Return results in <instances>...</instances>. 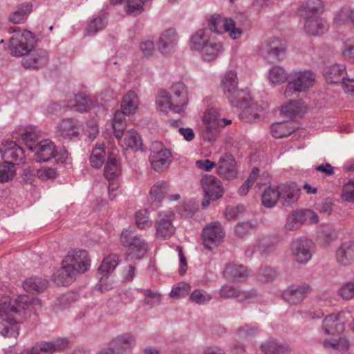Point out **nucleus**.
<instances>
[{
	"label": "nucleus",
	"mask_w": 354,
	"mask_h": 354,
	"mask_svg": "<svg viewBox=\"0 0 354 354\" xmlns=\"http://www.w3.org/2000/svg\"><path fill=\"white\" fill-rule=\"evenodd\" d=\"M91 266V259L85 250H70L62 261V266L54 274V280L59 285L71 283L76 273L86 272Z\"/></svg>",
	"instance_id": "f257e3e1"
},
{
	"label": "nucleus",
	"mask_w": 354,
	"mask_h": 354,
	"mask_svg": "<svg viewBox=\"0 0 354 354\" xmlns=\"http://www.w3.org/2000/svg\"><path fill=\"white\" fill-rule=\"evenodd\" d=\"M21 136L30 151L33 153L37 162H47L55 156L56 147L50 140L43 139L37 142V135L35 131H26Z\"/></svg>",
	"instance_id": "f03ea898"
},
{
	"label": "nucleus",
	"mask_w": 354,
	"mask_h": 354,
	"mask_svg": "<svg viewBox=\"0 0 354 354\" xmlns=\"http://www.w3.org/2000/svg\"><path fill=\"white\" fill-rule=\"evenodd\" d=\"M339 314H331L327 316L323 324L324 331L330 337L324 342L326 348L343 350L348 347V342L342 336L344 326L339 321Z\"/></svg>",
	"instance_id": "7ed1b4c3"
},
{
	"label": "nucleus",
	"mask_w": 354,
	"mask_h": 354,
	"mask_svg": "<svg viewBox=\"0 0 354 354\" xmlns=\"http://www.w3.org/2000/svg\"><path fill=\"white\" fill-rule=\"evenodd\" d=\"M11 30L12 35L9 39V50L12 55L24 57L35 48L36 39L31 32L21 29Z\"/></svg>",
	"instance_id": "20e7f679"
},
{
	"label": "nucleus",
	"mask_w": 354,
	"mask_h": 354,
	"mask_svg": "<svg viewBox=\"0 0 354 354\" xmlns=\"http://www.w3.org/2000/svg\"><path fill=\"white\" fill-rule=\"evenodd\" d=\"M315 83V75L310 71H295L290 75L284 91L286 97H292L297 93L306 92Z\"/></svg>",
	"instance_id": "39448f33"
},
{
	"label": "nucleus",
	"mask_w": 354,
	"mask_h": 354,
	"mask_svg": "<svg viewBox=\"0 0 354 354\" xmlns=\"http://www.w3.org/2000/svg\"><path fill=\"white\" fill-rule=\"evenodd\" d=\"M30 301L25 295H20L15 299L3 295L0 298V319L6 324V320L12 319L9 316L25 313L30 310Z\"/></svg>",
	"instance_id": "423d86ee"
},
{
	"label": "nucleus",
	"mask_w": 354,
	"mask_h": 354,
	"mask_svg": "<svg viewBox=\"0 0 354 354\" xmlns=\"http://www.w3.org/2000/svg\"><path fill=\"white\" fill-rule=\"evenodd\" d=\"M120 241L122 245L129 248L127 254L129 259H140L147 253L146 241L137 236L131 230H124L121 233Z\"/></svg>",
	"instance_id": "0eeeda50"
},
{
	"label": "nucleus",
	"mask_w": 354,
	"mask_h": 354,
	"mask_svg": "<svg viewBox=\"0 0 354 354\" xmlns=\"http://www.w3.org/2000/svg\"><path fill=\"white\" fill-rule=\"evenodd\" d=\"M221 85L224 95L233 106H238L243 101L244 93L237 88V73L234 70L226 72L222 77Z\"/></svg>",
	"instance_id": "6e6552de"
},
{
	"label": "nucleus",
	"mask_w": 354,
	"mask_h": 354,
	"mask_svg": "<svg viewBox=\"0 0 354 354\" xmlns=\"http://www.w3.org/2000/svg\"><path fill=\"white\" fill-rule=\"evenodd\" d=\"M175 214L171 210L161 212L155 222L156 236L158 239L167 240L176 232L174 225Z\"/></svg>",
	"instance_id": "1a4fd4ad"
},
{
	"label": "nucleus",
	"mask_w": 354,
	"mask_h": 354,
	"mask_svg": "<svg viewBox=\"0 0 354 354\" xmlns=\"http://www.w3.org/2000/svg\"><path fill=\"white\" fill-rule=\"evenodd\" d=\"M205 198L202 201L203 207L209 205L210 201H215L223 196V189L221 181L211 175L204 176L201 180Z\"/></svg>",
	"instance_id": "9d476101"
},
{
	"label": "nucleus",
	"mask_w": 354,
	"mask_h": 354,
	"mask_svg": "<svg viewBox=\"0 0 354 354\" xmlns=\"http://www.w3.org/2000/svg\"><path fill=\"white\" fill-rule=\"evenodd\" d=\"M172 161L171 153L160 143H154L150 155V162L152 167L157 171H162L170 165Z\"/></svg>",
	"instance_id": "9b49d317"
},
{
	"label": "nucleus",
	"mask_w": 354,
	"mask_h": 354,
	"mask_svg": "<svg viewBox=\"0 0 354 354\" xmlns=\"http://www.w3.org/2000/svg\"><path fill=\"white\" fill-rule=\"evenodd\" d=\"M225 232L219 223L214 222L205 226L203 230V243L205 248L211 250L223 239Z\"/></svg>",
	"instance_id": "f8f14e48"
},
{
	"label": "nucleus",
	"mask_w": 354,
	"mask_h": 354,
	"mask_svg": "<svg viewBox=\"0 0 354 354\" xmlns=\"http://www.w3.org/2000/svg\"><path fill=\"white\" fill-rule=\"evenodd\" d=\"M318 221L317 214L311 210L295 212L288 216L286 227L293 230L299 228L302 224L317 223Z\"/></svg>",
	"instance_id": "ddd939ff"
},
{
	"label": "nucleus",
	"mask_w": 354,
	"mask_h": 354,
	"mask_svg": "<svg viewBox=\"0 0 354 354\" xmlns=\"http://www.w3.org/2000/svg\"><path fill=\"white\" fill-rule=\"evenodd\" d=\"M279 202L283 206L292 207L297 203L301 190L295 183L279 185Z\"/></svg>",
	"instance_id": "4468645a"
},
{
	"label": "nucleus",
	"mask_w": 354,
	"mask_h": 354,
	"mask_svg": "<svg viewBox=\"0 0 354 354\" xmlns=\"http://www.w3.org/2000/svg\"><path fill=\"white\" fill-rule=\"evenodd\" d=\"M82 129L81 123L73 118H64L57 125V133L66 140H73L78 138Z\"/></svg>",
	"instance_id": "2eb2a0df"
},
{
	"label": "nucleus",
	"mask_w": 354,
	"mask_h": 354,
	"mask_svg": "<svg viewBox=\"0 0 354 354\" xmlns=\"http://www.w3.org/2000/svg\"><path fill=\"white\" fill-rule=\"evenodd\" d=\"M209 24L216 32L221 33L223 30L228 32L230 37L233 39L239 38L242 33L241 30L236 27L234 21L232 19L212 17L209 20Z\"/></svg>",
	"instance_id": "dca6fc26"
},
{
	"label": "nucleus",
	"mask_w": 354,
	"mask_h": 354,
	"mask_svg": "<svg viewBox=\"0 0 354 354\" xmlns=\"http://www.w3.org/2000/svg\"><path fill=\"white\" fill-rule=\"evenodd\" d=\"M122 174V165L117 155L113 152L109 153L107 160L104 167V176L109 183H117Z\"/></svg>",
	"instance_id": "f3484780"
},
{
	"label": "nucleus",
	"mask_w": 354,
	"mask_h": 354,
	"mask_svg": "<svg viewBox=\"0 0 354 354\" xmlns=\"http://www.w3.org/2000/svg\"><path fill=\"white\" fill-rule=\"evenodd\" d=\"M335 259L342 266H348L354 263V240L342 242L335 252Z\"/></svg>",
	"instance_id": "a211bd4d"
},
{
	"label": "nucleus",
	"mask_w": 354,
	"mask_h": 354,
	"mask_svg": "<svg viewBox=\"0 0 354 354\" xmlns=\"http://www.w3.org/2000/svg\"><path fill=\"white\" fill-rule=\"evenodd\" d=\"M0 153L6 162H18L24 159L22 148L15 142L6 141L0 148Z\"/></svg>",
	"instance_id": "6ab92c4d"
},
{
	"label": "nucleus",
	"mask_w": 354,
	"mask_h": 354,
	"mask_svg": "<svg viewBox=\"0 0 354 354\" xmlns=\"http://www.w3.org/2000/svg\"><path fill=\"white\" fill-rule=\"evenodd\" d=\"M156 108L160 113H167L172 111L175 113H180L183 111V107L174 102V100H171V97L165 90L159 92L156 100Z\"/></svg>",
	"instance_id": "aec40b11"
},
{
	"label": "nucleus",
	"mask_w": 354,
	"mask_h": 354,
	"mask_svg": "<svg viewBox=\"0 0 354 354\" xmlns=\"http://www.w3.org/2000/svg\"><path fill=\"white\" fill-rule=\"evenodd\" d=\"M218 174L225 179L236 177V164L231 155L225 154L219 159Z\"/></svg>",
	"instance_id": "412c9836"
},
{
	"label": "nucleus",
	"mask_w": 354,
	"mask_h": 354,
	"mask_svg": "<svg viewBox=\"0 0 354 354\" xmlns=\"http://www.w3.org/2000/svg\"><path fill=\"white\" fill-rule=\"evenodd\" d=\"M46 53L40 49H33L26 55L22 60V65L25 68H37L44 64L46 62Z\"/></svg>",
	"instance_id": "4be33fe9"
},
{
	"label": "nucleus",
	"mask_w": 354,
	"mask_h": 354,
	"mask_svg": "<svg viewBox=\"0 0 354 354\" xmlns=\"http://www.w3.org/2000/svg\"><path fill=\"white\" fill-rule=\"evenodd\" d=\"M178 36L173 29L162 32L158 42V48L162 53H169L177 44Z\"/></svg>",
	"instance_id": "5701e85b"
},
{
	"label": "nucleus",
	"mask_w": 354,
	"mask_h": 354,
	"mask_svg": "<svg viewBox=\"0 0 354 354\" xmlns=\"http://www.w3.org/2000/svg\"><path fill=\"white\" fill-rule=\"evenodd\" d=\"M140 100L138 95L132 91H128L121 102L122 112L127 115L135 114L139 109Z\"/></svg>",
	"instance_id": "b1692460"
},
{
	"label": "nucleus",
	"mask_w": 354,
	"mask_h": 354,
	"mask_svg": "<svg viewBox=\"0 0 354 354\" xmlns=\"http://www.w3.org/2000/svg\"><path fill=\"white\" fill-rule=\"evenodd\" d=\"M120 145L125 149L139 150L142 147V140L140 134L134 129H131L124 134V138L120 142Z\"/></svg>",
	"instance_id": "393cba45"
},
{
	"label": "nucleus",
	"mask_w": 354,
	"mask_h": 354,
	"mask_svg": "<svg viewBox=\"0 0 354 354\" xmlns=\"http://www.w3.org/2000/svg\"><path fill=\"white\" fill-rule=\"evenodd\" d=\"M212 31L209 29H201L195 32L191 39V47L196 50H201L212 41Z\"/></svg>",
	"instance_id": "a878e982"
},
{
	"label": "nucleus",
	"mask_w": 354,
	"mask_h": 354,
	"mask_svg": "<svg viewBox=\"0 0 354 354\" xmlns=\"http://www.w3.org/2000/svg\"><path fill=\"white\" fill-rule=\"evenodd\" d=\"M118 263V257L115 254H111V255L106 257V258H104V259L102 262L101 266L99 269L100 273L102 274V276L100 279V286H101L102 289H104V290L107 289L106 286H105L104 288V286L106 285L105 284V279H104V278H107L106 275L108 274H109L110 272H111L115 269V268L117 266Z\"/></svg>",
	"instance_id": "bb28decb"
},
{
	"label": "nucleus",
	"mask_w": 354,
	"mask_h": 354,
	"mask_svg": "<svg viewBox=\"0 0 354 354\" xmlns=\"http://www.w3.org/2000/svg\"><path fill=\"white\" fill-rule=\"evenodd\" d=\"M308 292V287L288 288L283 292V297L290 304H297L302 301L307 296Z\"/></svg>",
	"instance_id": "cd10ccee"
},
{
	"label": "nucleus",
	"mask_w": 354,
	"mask_h": 354,
	"mask_svg": "<svg viewBox=\"0 0 354 354\" xmlns=\"http://www.w3.org/2000/svg\"><path fill=\"white\" fill-rule=\"evenodd\" d=\"M279 185L269 186L262 193L261 201L264 207L271 208L279 202Z\"/></svg>",
	"instance_id": "c85d7f7f"
},
{
	"label": "nucleus",
	"mask_w": 354,
	"mask_h": 354,
	"mask_svg": "<svg viewBox=\"0 0 354 354\" xmlns=\"http://www.w3.org/2000/svg\"><path fill=\"white\" fill-rule=\"evenodd\" d=\"M106 153L103 144H96L95 147L92 149L90 157V165L93 168L99 169L105 162V158Z\"/></svg>",
	"instance_id": "c756f323"
},
{
	"label": "nucleus",
	"mask_w": 354,
	"mask_h": 354,
	"mask_svg": "<svg viewBox=\"0 0 354 354\" xmlns=\"http://www.w3.org/2000/svg\"><path fill=\"white\" fill-rule=\"evenodd\" d=\"M171 93L173 94L171 100H174V102L183 107V110L187 104V90L184 84L178 82L173 84L170 88Z\"/></svg>",
	"instance_id": "7c9ffc66"
},
{
	"label": "nucleus",
	"mask_w": 354,
	"mask_h": 354,
	"mask_svg": "<svg viewBox=\"0 0 354 354\" xmlns=\"http://www.w3.org/2000/svg\"><path fill=\"white\" fill-rule=\"evenodd\" d=\"M294 256L299 263H306L311 258L310 244L308 242H298L294 248Z\"/></svg>",
	"instance_id": "2f4dec72"
},
{
	"label": "nucleus",
	"mask_w": 354,
	"mask_h": 354,
	"mask_svg": "<svg viewBox=\"0 0 354 354\" xmlns=\"http://www.w3.org/2000/svg\"><path fill=\"white\" fill-rule=\"evenodd\" d=\"M226 279L236 281L248 276V270L242 266L229 265L226 266L223 272Z\"/></svg>",
	"instance_id": "473e14b6"
},
{
	"label": "nucleus",
	"mask_w": 354,
	"mask_h": 354,
	"mask_svg": "<svg viewBox=\"0 0 354 354\" xmlns=\"http://www.w3.org/2000/svg\"><path fill=\"white\" fill-rule=\"evenodd\" d=\"M327 28L326 21L318 18H310L305 24V30L310 35H318L324 32Z\"/></svg>",
	"instance_id": "72a5a7b5"
},
{
	"label": "nucleus",
	"mask_w": 354,
	"mask_h": 354,
	"mask_svg": "<svg viewBox=\"0 0 354 354\" xmlns=\"http://www.w3.org/2000/svg\"><path fill=\"white\" fill-rule=\"evenodd\" d=\"M267 77L271 84L278 85L286 82L288 74L283 67L274 66L268 71Z\"/></svg>",
	"instance_id": "f704fd0d"
},
{
	"label": "nucleus",
	"mask_w": 354,
	"mask_h": 354,
	"mask_svg": "<svg viewBox=\"0 0 354 354\" xmlns=\"http://www.w3.org/2000/svg\"><path fill=\"white\" fill-rule=\"evenodd\" d=\"M345 74V68L339 65H333L327 68L324 73L326 80L329 84L341 82Z\"/></svg>",
	"instance_id": "c9c22d12"
},
{
	"label": "nucleus",
	"mask_w": 354,
	"mask_h": 354,
	"mask_svg": "<svg viewBox=\"0 0 354 354\" xmlns=\"http://www.w3.org/2000/svg\"><path fill=\"white\" fill-rule=\"evenodd\" d=\"M261 348L264 354H290L288 346L279 344L273 339L266 341Z\"/></svg>",
	"instance_id": "e433bc0d"
},
{
	"label": "nucleus",
	"mask_w": 354,
	"mask_h": 354,
	"mask_svg": "<svg viewBox=\"0 0 354 354\" xmlns=\"http://www.w3.org/2000/svg\"><path fill=\"white\" fill-rule=\"evenodd\" d=\"M94 105L93 102L84 95H77L74 100H71L66 106L74 108L77 111L82 112L86 111Z\"/></svg>",
	"instance_id": "4c0bfd02"
},
{
	"label": "nucleus",
	"mask_w": 354,
	"mask_h": 354,
	"mask_svg": "<svg viewBox=\"0 0 354 354\" xmlns=\"http://www.w3.org/2000/svg\"><path fill=\"white\" fill-rule=\"evenodd\" d=\"M221 115L216 110L208 111L203 117V124L207 131H212L220 128Z\"/></svg>",
	"instance_id": "58836bf2"
},
{
	"label": "nucleus",
	"mask_w": 354,
	"mask_h": 354,
	"mask_svg": "<svg viewBox=\"0 0 354 354\" xmlns=\"http://www.w3.org/2000/svg\"><path fill=\"white\" fill-rule=\"evenodd\" d=\"M46 281L35 277L28 278L23 283L24 290L33 293L42 292L46 288Z\"/></svg>",
	"instance_id": "ea45409f"
},
{
	"label": "nucleus",
	"mask_w": 354,
	"mask_h": 354,
	"mask_svg": "<svg viewBox=\"0 0 354 354\" xmlns=\"http://www.w3.org/2000/svg\"><path fill=\"white\" fill-rule=\"evenodd\" d=\"M270 131L273 137L281 138L290 135L294 127L288 122H276L271 126Z\"/></svg>",
	"instance_id": "a19ab883"
},
{
	"label": "nucleus",
	"mask_w": 354,
	"mask_h": 354,
	"mask_svg": "<svg viewBox=\"0 0 354 354\" xmlns=\"http://www.w3.org/2000/svg\"><path fill=\"white\" fill-rule=\"evenodd\" d=\"M202 55L205 60L210 61L216 58L223 51L222 45L212 41L205 46L201 50Z\"/></svg>",
	"instance_id": "79ce46f5"
},
{
	"label": "nucleus",
	"mask_w": 354,
	"mask_h": 354,
	"mask_svg": "<svg viewBox=\"0 0 354 354\" xmlns=\"http://www.w3.org/2000/svg\"><path fill=\"white\" fill-rule=\"evenodd\" d=\"M30 11L31 8L29 6L21 5L10 14L9 21L13 24L23 23L26 20Z\"/></svg>",
	"instance_id": "37998d69"
},
{
	"label": "nucleus",
	"mask_w": 354,
	"mask_h": 354,
	"mask_svg": "<svg viewBox=\"0 0 354 354\" xmlns=\"http://www.w3.org/2000/svg\"><path fill=\"white\" fill-rule=\"evenodd\" d=\"M168 192V186L162 181L154 184L150 189V196L153 202H160Z\"/></svg>",
	"instance_id": "c03bdc74"
},
{
	"label": "nucleus",
	"mask_w": 354,
	"mask_h": 354,
	"mask_svg": "<svg viewBox=\"0 0 354 354\" xmlns=\"http://www.w3.org/2000/svg\"><path fill=\"white\" fill-rule=\"evenodd\" d=\"M135 222L138 228L141 230L149 229L152 225L150 212L145 209L138 210L135 215Z\"/></svg>",
	"instance_id": "a18cd8bd"
},
{
	"label": "nucleus",
	"mask_w": 354,
	"mask_h": 354,
	"mask_svg": "<svg viewBox=\"0 0 354 354\" xmlns=\"http://www.w3.org/2000/svg\"><path fill=\"white\" fill-rule=\"evenodd\" d=\"M16 176L15 166L8 162L0 164V183H5L12 180Z\"/></svg>",
	"instance_id": "49530a36"
},
{
	"label": "nucleus",
	"mask_w": 354,
	"mask_h": 354,
	"mask_svg": "<svg viewBox=\"0 0 354 354\" xmlns=\"http://www.w3.org/2000/svg\"><path fill=\"white\" fill-rule=\"evenodd\" d=\"M0 333L6 337H17L19 334V325L15 319L6 320L5 323H0Z\"/></svg>",
	"instance_id": "de8ad7c7"
},
{
	"label": "nucleus",
	"mask_w": 354,
	"mask_h": 354,
	"mask_svg": "<svg viewBox=\"0 0 354 354\" xmlns=\"http://www.w3.org/2000/svg\"><path fill=\"white\" fill-rule=\"evenodd\" d=\"M266 109L260 104L254 103L244 110V114L251 120L261 118L265 115Z\"/></svg>",
	"instance_id": "09e8293b"
},
{
	"label": "nucleus",
	"mask_w": 354,
	"mask_h": 354,
	"mask_svg": "<svg viewBox=\"0 0 354 354\" xmlns=\"http://www.w3.org/2000/svg\"><path fill=\"white\" fill-rule=\"evenodd\" d=\"M341 200L343 203H354V180H350L344 185L342 190Z\"/></svg>",
	"instance_id": "8fccbe9b"
},
{
	"label": "nucleus",
	"mask_w": 354,
	"mask_h": 354,
	"mask_svg": "<svg viewBox=\"0 0 354 354\" xmlns=\"http://www.w3.org/2000/svg\"><path fill=\"white\" fill-rule=\"evenodd\" d=\"M148 0H127L125 10L129 15H137L142 12Z\"/></svg>",
	"instance_id": "3c124183"
},
{
	"label": "nucleus",
	"mask_w": 354,
	"mask_h": 354,
	"mask_svg": "<svg viewBox=\"0 0 354 354\" xmlns=\"http://www.w3.org/2000/svg\"><path fill=\"white\" fill-rule=\"evenodd\" d=\"M190 290V286L187 283L183 282L174 286L169 295L171 298L178 299L187 295Z\"/></svg>",
	"instance_id": "603ef678"
},
{
	"label": "nucleus",
	"mask_w": 354,
	"mask_h": 354,
	"mask_svg": "<svg viewBox=\"0 0 354 354\" xmlns=\"http://www.w3.org/2000/svg\"><path fill=\"white\" fill-rule=\"evenodd\" d=\"M189 298L192 302L198 304H204L211 300L212 296L203 290L196 289L192 292Z\"/></svg>",
	"instance_id": "864d4df0"
},
{
	"label": "nucleus",
	"mask_w": 354,
	"mask_h": 354,
	"mask_svg": "<svg viewBox=\"0 0 354 354\" xmlns=\"http://www.w3.org/2000/svg\"><path fill=\"white\" fill-rule=\"evenodd\" d=\"M259 174V170L257 168H254L252 169L249 178L239 189L238 192L241 196H245L248 194L250 188L256 181Z\"/></svg>",
	"instance_id": "5fc2aeb1"
},
{
	"label": "nucleus",
	"mask_w": 354,
	"mask_h": 354,
	"mask_svg": "<svg viewBox=\"0 0 354 354\" xmlns=\"http://www.w3.org/2000/svg\"><path fill=\"white\" fill-rule=\"evenodd\" d=\"M37 176L41 180H48L55 178L58 176V172L55 168L45 167L37 170Z\"/></svg>",
	"instance_id": "6e6d98bb"
},
{
	"label": "nucleus",
	"mask_w": 354,
	"mask_h": 354,
	"mask_svg": "<svg viewBox=\"0 0 354 354\" xmlns=\"http://www.w3.org/2000/svg\"><path fill=\"white\" fill-rule=\"evenodd\" d=\"M339 295L344 299L354 298V281H349L343 284L338 290Z\"/></svg>",
	"instance_id": "4d7b16f0"
},
{
	"label": "nucleus",
	"mask_w": 354,
	"mask_h": 354,
	"mask_svg": "<svg viewBox=\"0 0 354 354\" xmlns=\"http://www.w3.org/2000/svg\"><path fill=\"white\" fill-rule=\"evenodd\" d=\"M301 107L298 103L295 102H290L283 104L281 108V113L284 116H292L300 112Z\"/></svg>",
	"instance_id": "13d9d810"
},
{
	"label": "nucleus",
	"mask_w": 354,
	"mask_h": 354,
	"mask_svg": "<svg viewBox=\"0 0 354 354\" xmlns=\"http://www.w3.org/2000/svg\"><path fill=\"white\" fill-rule=\"evenodd\" d=\"M143 295L145 296L144 302L146 304L153 306L160 301V295L158 292H152L151 290H145Z\"/></svg>",
	"instance_id": "bf43d9fd"
},
{
	"label": "nucleus",
	"mask_w": 354,
	"mask_h": 354,
	"mask_svg": "<svg viewBox=\"0 0 354 354\" xmlns=\"http://www.w3.org/2000/svg\"><path fill=\"white\" fill-rule=\"evenodd\" d=\"M99 133L98 124L95 121H90L86 124L85 133L87 137L93 140Z\"/></svg>",
	"instance_id": "052dcab7"
},
{
	"label": "nucleus",
	"mask_w": 354,
	"mask_h": 354,
	"mask_svg": "<svg viewBox=\"0 0 354 354\" xmlns=\"http://www.w3.org/2000/svg\"><path fill=\"white\" fill-rule=\"evenodd\" d=\"M113 129L114 131V135L118 139H120L122 136L123 131L125 127V124L124 121L118 119L116 115L115 116L113 120Z\"/></svg>",
	"instance_id": "680f3d73"
},
{
	"label": "nucleus",
	"mask_w": 354,
	"mask_h": 354,
	"mask_svg": "<svg viewBox=\"0 0 354 354\" xmlns=\"http://www.w3.org/2000/svg\"><path fill=\"white\" fill-rule=\"evenodd\" d=\"M342 88L348 95L354 97V78L344 77L341 82Z\"/></svg>",
	"instance_id": "e2e57ef3"
},
{
	"label": "nucleus",
	"mask_w": 354,
	"mask_h": 354,
	"mask_svg": "<svg viewBox=\"0 0 354 354\" xmlns=\"http://www.w3.org/2000/svg\"><path fill=\"white\" fill-rule=\"evenodd\" d=\"M104 27V21L102 18L98 17L92 21L88 26L86 29L87 35H91L95 33L97 30Z\"/></svg>",
	"instance_id": "0e129e2a"
},
{
	"label": "nucleus",
	"mask_w": 354,
	"mask_h": 354,
	"mask_svg": "<svg viewBox=\"0 0 354 354\" xmlns=\"http://www.w3.org/2000/svg\"><path fill=\"white\" fill-rule=\"evenodd\" d=\"M348 18L352 20L354 25V12L353 11L347 10H341L337 14L335 20L337 24H340L346 21Z\"/></svg>",
	"instance_id": "69168bd1"
},
{
	"label": "nucleus",
	"mask_w": 354,
	"mask_h": 354,
	"mask_svg": "<svg viewBox=\"0 0 354 354\" xmlns=\"http://www.w3.org/2000/svg\"><path fill=\"white\" fill-rule=\"evenodd\" d=\"M141 51L145 56L151 55L155 50L154 42L150 39H147L140 45Z\"/></svg>",
	"instance_id": "338daca9"
},
{
	"label": "nucleus",
	"mask_w": 354,
	"mask_h": 354,
	"mask_svg": "<svg viewBox=\"0 0 354 354\" xmlns=\"http://www.w3.org/2000/svg\"><path fill=\"white\" fill-rule=\"evenodd\" d=\"M219 297L227 299L238 295V291L231 286H223L218 291Z\"/></svg>",
	"instance_id": "774afa93"
}]
</instances>
